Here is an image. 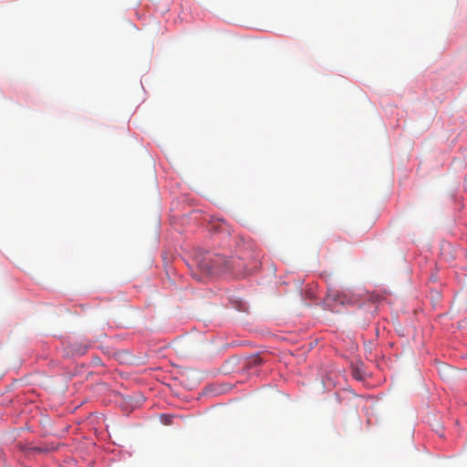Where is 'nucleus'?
Masks as SVG:
<instances>
[{"label": "nucleus", "mask_w": 467, "mask_h": 467, "mask_svg": "<svg viewBox=\"0 0 467 467\" xmlns=\"http://www.w3.org/2000/svg\"><path fill=\"white\" fill-rule=\"evenodd\" d=\"M352 376L354 379L358 380H362L364 379L363 372L358 368H354L352 370Z\"/></svg>", "instance_id": "f257e3e1"}]
</instances>
